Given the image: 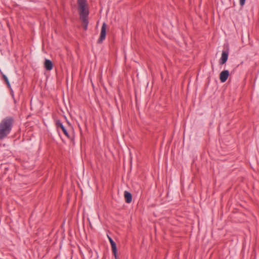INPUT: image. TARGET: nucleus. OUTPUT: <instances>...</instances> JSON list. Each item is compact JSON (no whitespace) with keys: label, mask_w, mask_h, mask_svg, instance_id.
Wrapping results in <instances>:
<instances>
[{"label":"nucleus","mask_w":259,"mask_h":259,"mask_svg":"<svg viewBox=\"0 0 259 259\" xmlns=\"http://www.w3.org/2000/svg\"><path fill=\"white\" fill-rule=\"evenodd\" d=\"M78 9L80 18L84 30H87L88 24L89 10L87 6L86 0H78Z\"/></svg>","instance_id":"nucleus-1"},{"label":"nucleus","mask_w":259,"mask_h":259,"mask_svg":"<svg viewBox=\"0 0 259 259\" xmlns=\"http://www.w3.org/2000/svg\"><path fill=\"white\" fill-rule=\"evenodd\" d=\"M13 120L11 117H7L4 119L0 123V139L2 140L7 136L10 133Z\"/></svg>","instance_id":"nucleus-2"},{"label":"nucleus","mask_w":259,"mask_h":259,"mask_svg":"<svg viewBox=\"0 0 259 259\" xmlns=\"http://www.w3.org/2000/svg\"><path fill=\"white\" fill-rule=\"evenodd\" d=\"M106 24L104 23L102 25L101 31V34L99 39H98V42L101 43L105 38L106 33Z\"/></svg>","instance_id":"nucleus-3"},{"label":"nucleus","mask_w":259,"mask_h":259,"mask_svg":"<svg viewBox=\"0 0 259 259\" xmlns=\"http://www.w3.org/2000/svg\"><path fill=\"white\" fill-rule=\"evenodd\" d=\"M229 75V72L228 70L222 71L220 75V79L222 82H225Z\"/></svg>","instance_id":"nucleus-4"},{"label":"nucleus","mask_w":259,"mask_h":259,"mask_svg":"<svg viewBox=\"0 0 259 259\" xmlns=\"http://www.w3.org/2000/svg\"><path fill=\"white\" fill-rule=\"evenodd\" d=\"M228 52H226V51H223L222 54V56H221L220 63L221 64H225L227 62V61L228 60Z\"/></svg>","instance_id":"nucleus-5"},{"label":"nucleus","mask_w":259,"mask_h":259,"mask_svg":"<svg viewBox=\"0 0 259 259\" xmlns=\"http://www.w3.org/2000/svg\"><path fill=\"white\" fill-rule=\"evenodd\" d=\"M44 65L46 69L48 70H51L53 68V63L50 60L46 59Z\"/></svg>","instance_id":"nucleus-6"},{"label":"nucleus","mask_w":259,"mask_h":259,"mask_svg":"<svg viewBox=\"0 0 259 259\" xmlns=\"http://www.w3.org/2000/svg\"><path fill=\"white\" fill-rule=\"evenodd\" d=\"M111 245L112 248V251L113 252L115 258L119 259V257L117 255V249L115 243L114 242L113 244H111Z\"/></svg>","instance_id":"nucleus-7"},{"label":"nucleus","mask_w":259,"mask_h":259,"mask_svg":"<svg viewBox=\"0 0 259 259\" xmlns=\"http://www.w3.org/2000/svg\"><path fill=\"white\" fill-rule=\"evenodd\" d=\"M124 196L126 202L129 203L132 201V197L131 194L130 192L127 191H125Z\"/></svg>","instance_id":"nucleus-8"},{"label":"nucleus","mask_w":259,"mask_h":259,"mask_svg":"<svg viewBox=\"0 0 259 259\" xmlns=\"http://www.w3.org/2000/svg\"><path fill=\"white\" fill-rule=\"evenodd\" d=\"M56 124H57V126L60 127L62 129V130L63 132V133H64V134L67 137H68V134L66 130L64 127V126L62 124V123H61L59 121H57L56 122Z\"/></svg>","instance_id":"nucleus-9"},{"label":"nucleus","mask_w":259,"mask_h":259,"mask_svg":"<svg viewBox=\"0 0 259 259\" xmlns=\"http://www.w3.org/2000/svg\"><path fill=\"white\" fill-rule=\"evenodd\" d=\"M5 81H6V82L8 87H9V88L11 90V94L12 96H14V92H13V90L11 89V87L10 82H9V81L8 80V78L6 79V80Z\"/></svg>","instance_id":"nucleus-10"},{"label":"nucleus","mask_w":259,"mask_h":259,"mask_svg":"<svg viewBox=\"0 0 259 259\" xmlns=\"http://www.w3.org/2000/svg\"><path fill=\"white\" fill-rule=\"evenodd\" d=\"M108 238H109V240L110 242V244H113V243H114V242L113 241V240L110 237H108Z\"/></svg>","instance_id":"nucleus-11"},{"label":"nucleus","mask_w":259,"mask_h":259,"mask_svg":"<svg viewBox=\"0 0 259 259\" xmlns=\"http://www.w3.org/2000/svg\"><path fill=\"white\" fill-rule=\"evenodd\" d=\"M108 238H109V240L110 242V244H113V243H114V242L113 241V240L110 237H108Z\"/></svg>","instance_id":"nucleus-12"},{"label":"nucleus","mask_w":259,"mask_h":259,"mask_svg":"<svg viewBox=\"0 0 259 259\" xmlns=\"http://www.w3.org/2000/svg\"><path fill=\"white\" fill-rule=\"evenodd\" d=\"M2 75H3V78L5 80H6V79L8 78L4 74H3L2 73Z\"/></svg>","instance_id":"nucleus-13"},{"label":"nucleus","mask_w":259,"mask_h":259,"mask_svg":"<svg viewBox=\"0 0 259 259\" xmlns=\"http://www.w3.org/2000/svg\"><path fill=\"white\" fill-rule=\"evenodd\" d=\"M240 4L241 6H243V0H240Z\"/></svg>","instance_id":"nucleus-14"},{"label":"nucleus","mask_w":259,"mask_h":259,"mask_svg":"<svg viewBox=\"0 0 259 259\" xmlns=\"http://www.w3.org/2000/svg\"><path fill=\"white\" fill-rule=\"evenodd\" d=\"M245 0H244V4L245 3Z\"/></svg>","instance_id":"nucleus-15"}]
</instances>
